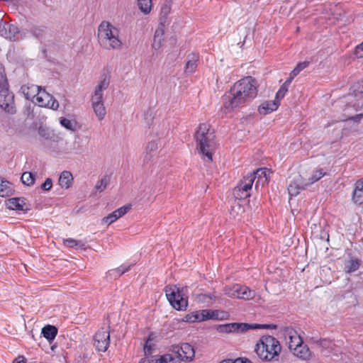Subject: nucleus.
I'll list each match as a JSON object with an SVG mask.
<instances>
[{
    "mask_svg": "<svg viewBox=\"0 0 363 363\" xmlns=\"http://www.w3.org/2000/svg\"><path fill=\"white\" fill-rule=\"evenodd\" d=\"M354 55L358 58L363 57V42L356 46L354 50Z\"/></svg>",
    "mask_w": 363,
    "mask_h": 363,
    "instance_id": "obj_47",
    "label": "nucleus"
},
{
    "mask_svg": "<svg viewBox=\"0 0 363 363\" xmlns=\"http://www.w3.org/2000/svg\"><path fill=\"white\" fill-rule=\"evenodd\" d=\"M154 339H155L154 333H150L148 335V337H147V339L145 340L144 347H143V350H144V352L145 354H151L152 353V352L154 351L155 346V344L152 343V341L154 340Z\"/></svg>",
    "mask_w": 363,
    "mask_h": 363,
    "instance_id": "obj_33",
    "label": "nucleus"
},
{
    "mask_svg": "<svg viewBox=\"0 0 363 363\" xmlns=\"http://www.w3.org/2000/svg\"><path fill=\"white\" fill-rule=\"evenodd\" d=\"M42 334L48 341H52L57 335V328L55 326L47 325L43 328Z\"/></svg>",
    "mask_w": 363,
    "mask_h": 363,
    "instance_id": "obj_26",
    "label": "nucleus"
},
{
    "mask_svg": "<svg viewBox=\"0 0 363 363\" xmlns=\"http://www.w3.org/2000/svg\"><path fill=\"white\" fill-rule=\"evenodd\" d=\"M155 359L152 358V356L150 357H144L141 359L139 363H155Z\"/></svg>",
    "mask_w": 363,
    "mask_h": 363,
    "instance_id": "obj_50",
    "label": "nucleus"
},
{
    "mask_svg": "<svg viewBox=\"0 0 363 363\" xmlns=\"http://www.w3.org/2000/svg\"><path fill=\"white\" fill-rule=\"evenodd\" d=\"M138 6L140 11L145 15L149 14L152 11V0H137Z\"/></svg>",
    "mask_w": 363,
    "mask_h": 363,
    "instance_id": "obj_34",
    "label": "nucleus"
},
{
    "mask_svg": "<svg viewBox=\"0 0 363 363\" xmlns=\"http://www.w3.org/2000/svg\"><path fill=\"white\" fill-rule=\"evenodd\" d=\"M11 192V184L7 181L0 180V196H9Z\"/></svg>",
    "mask_w": 363,
    "mask_h": 363,
    "instance_id": "obj_36",
    "label": "nucleus"
},
{
    "mask_svg": "<svg viewBox=\"0 0 363 363\" xmlns=\"http://www.w3.org/2000/svg\"><path fill=\"white\" fill-rule=\"evenodd\" d=\"M288 89L289 87L282 84L276 94V99L279 101L280 99H283L287 92Z\"/></svg>",
    "mask_w": 363,
    "mask_h": 363,
    "instance_id": "obj_44",
    "label": "nucleus"
},
{
    "mask_svg": "<svg viewBox=\"0 0 363 363\" xmlns=\"http://www.w3.org/2000/svg\"><path fill=\"white\" fill-rule=\"evenodd\" d=\"M236 332H245L250 329H262V328H275L276 326L274 325L267 324H249V323H236Z\"/></svg>",
    "mask_w": 363,
    "mask_h": 363,
    "instance_id": "obj_22",
    "label": "nucleus"
},
{
    "mask_svg": "<svg viewBox=\"0 0 363 363\" xmlns=\"http://www.w3.org/2000/svg\"><path fill=\"white\" fill-rule=\"evenodd\" d=\"M9 209L26 213L30 210L29 206L26 203V199L23 197L11 198L6 201Z\"/></svg>",
    "mask_w": 363,
    "mask_h": 363,
    "instance_id": "obj_13",
    "label": "nucleus"
},
{
    "mask_svg": "<svg viewBox=\"0 0 363 363\" xmlns=\"http://www.w3.org/2000/svg\"><path fill=\"white\" fill-rule=\"evenodd\" d=\"M279 106V102L276 99L274 101L263 102L258 108V111L262 115H267L276 111Z\"/></svg>",
    "mask_w": 363,
    "mask_h": 363,
    "instance_id": "obj_21",
    "label": "nucleus"
},
{
    "mask_svg": "<svg viewBox=\"0 0 363 363\" xmlns=\"http://www.w3.org/2000/svg\"><path fill=\"white\" fill-rule=\"evenodd\" d=\"M14 96L9 90L6 75L1 74L0 79V107L9 113H14Z\"/></svg>",
    "mask_w": 363,
    "mask_h": 363,
    "instance_id": "obj_6",
    "label": "nucleus"
},
{
    "mask_svg": "<svg viewBox=\"0 0 363 363\" xmlns=\"http://www.w3.org/2000/svg\"><path fill=\"white\" fill-rule=\"evenodd\" d=\"M255 352L262 361H277L281 352L279 341L272 335H264L255 345Z\"/></svg>",
    "mask_w": 363,
    "mask_h": 363,
    "instance_id": "obj_4",
    "label": "nucleus"
},
{
    "mask_svg": "<svg viewBox=\"0 0 363 363\" xmlns=\"http://www.w3.org/2000/svg\"><path fill=\"white\" fill-rule=\"evenodd\" d=\"M110 345V334L107 329L99 330L94 336V346L98 352H105Z\"/></svg>",
    "mask_w": 363,
    "mask_h": 363,
    "instance_id": "obj_10",
    "label": "nucleus"
},
{
    "mask_svg": "<svg viewBox=\"0 0 363 363\" xmlns=\"http://www.w3.org/2000/svg\"><path fill=\"white\" fill-rule=\"evenodd\" d=\"M40 89V86L35 84H25L21 88V90L26 99L30 100L34 103L38 94Z\"/></svg>",
    "mask_w": 363,
    "mask_h": 363,
    "instance_id": "obj_19",
    "label": "nucleus"
},
{
    "mask_svg": "<svg viewBox=\"0 0 363 363\" xmlns=\"http://www.w3.org/2000/svg\"><path fill=\"white\" fill-rule=\"evenodd\" d=\"M97 35L101 46L106 50H119L123 48L120 29L109 21H103L99 24Z\"/></svg>",
    "mask_w": 363,
    "mask_h": 363,
    "instance_id": "obj_3",
    "label": "nucleus"
},
{
    "mask_svg": "<svg viewBox=\"0 0 363 363\" xmlns=\"http://www.w3.org/2000/svg\"><path fill=\"white\" fill-rule=\"evenodd\" d=\"M306 186H308L307 183L298 184L297 182H292L288 186V191L291 196H296L301 190L305 189Z\"/></svg>",
    "mask_w": 363,
    "mask_h": 363,
    "instance_id": "obj_27",
    "label": "nucleus"
},
{
    "mask_svg": "<svg viewBox=\"0 0 363 363\" xmlns=\"http://www.w3.org/2000/svg\"><path fill=\"white\" fill-rule=\"evenodd\" d=\"M267 172V169L260 168L257 169L255 172L248 174L247 176L253 175L255 176V179H257V181L255 183V188L257 189L259 183H261L262 185L268 183Z\"/></svg>",
    "mask_w": 363,
    "mask_h": 363,
    "instance_id": "obj_24",
    "label": "nucleus"
},
{
    "mask_svg": "<svg viewBox=\"0 0 363 363\" xmlns=\"http://www.w3.org/2000/svg\"><path fill=\"white\" fill-rule=\"evenodd\" d=\"M21 182L26 186H32L35 180V175L30 172H25L21 176Z\"/></svg>",
    "mask_w": 363,
    "mask_h": 363,
    "instance_id": "obj_39",
    "label": "nucleus"
},
{
    "mask_svg": "<svg viewBox=\"0 0 363 363\" xmlns=\"http://www.w3.org/2000/svg\"><path fill=\"white\" fill-rule=\"evenodd\" d=\"M157 148H158V145H157V141L152 140L150 143H148V144L146 147V150L147 152L152 153V152H156Z\"/></svg>",
    "mask_w": 363,
    "mask_h": 363,
    "instance_id": "obj_45",
    "label": "nucleus"
},
{
    "mask_svg": "<svg viewBox=\"0 0 363 363\" xmlns=\"http://www.w3.org/2000/svg\"><path fill=\"white\" fill-rule=\"evenodd\" d=\"M131 204H127L116 209L102 219L103 223H106L107 225L113 223L118 218L126 214L131 209Z\"/></svg>",
    "mask_w": 363,
    "mask_h": 363,
    "instance_id": "obj_15",
    "label": "nucleus"
},
{
    "mask_svg": "<svg viewBox=\"0 0 363 363\" xmlns=\"http://www.w3.org/2000/svg\"><path fill=\"white\" fill-rule=\"evenodd\" d=\"M362 118L363 113H359L351 117L350 119L354 122H359Z\"/></svg>",
    "mask_w": 363,
    "mask_h": 363,
    "instance_id": "obj_52",
    "label": "nucleus"
},
{
    "mask_svg": "<svg viewBox=\"0 0 363 363\" xmlns=\"http://www.w3.org/2000/svg\"><path fill=\"white\" fill-rule=\"evenodd\" d=\"M107 184L108 182L106 178H102L96 185V189L99 191H103L106 189Z\"/></svg>",
    "mask_w": 363,
    "mask_h": 363,
    "instance_id": "obj_46",
    "label": "nucleus"
},
{
    "mask_svg": "<svg viewBox=\"0 0 363 363\" xmlns=\"http://www.w3.org/2000/svg\"><path fill=\"white\" fill-rule=\"evenodd\" d=\"M325 175V172L323 171V169H318L314 171L312 173L311 177L308 179L309 182H307L308 186L318 182L322 177H323Z\"/></svg>",
    "mask_w": 363,
    "mask_h": 363,
    "instance_id": "obj_40",
    "label": "nucleus"
},
{
    "mask_svg": "<svg viewBox=\"0 0 363 363\" xmlns=\"http://www.w3.org/2000/svg\"><path fill=\"white\" fill-rule=\"evenodd\" d=\"M352 200L355 203H363V188H361V185H358V181L356 182L355 189L353 191Z\"/></svg>",
    "mask_w": 363,
    "mask_h": 363,
    "instance_id": "obj_35",
    "label": "nucleus"
},
{
    "mask_svg": "<svg viewBox=\"0 0 363 363\" xmlns=\"http://www.w3.org/2000/svg\"><path fill=\"white\" fill-rule=\"evenodd\" d=\"M188 288L177 285L167 286L164 289L166 296L170 305L177 311L186 310L188 306L186 293Z\"/></svg>",
    "mask_w": 363,
    "mask_h": 363,
    "instance_id": "obj_5",
    "label": "nucleus"
},
{
    "mask_svg": "<svg viewBox=\"0 0 363 363\" xmlns=\"http://www.w3.org/2000/svg\"><path fill=\"white\" fill-rule=\"evenodd\" d=\"M359 267V262L357 259H350L345 265V271L347 273L355 272Z\"/></svg>",
    "mask_w": 363,
    "mask_h": 363,
    "instance_id": "obj_42",
    "label": "nucleus"
},
{
    "mask_svg": "<svg viewBox=\"0 0 363 363\" xmlns=\"http://www.w3.org/2000/svg\"><path fill=\"white\" fill-rule=\"evenodd\" d=\"M60 123L62 126H63L64 128L74 132L77 129V122L74 120H69L66 118H61L60 120Z\"/></svg>",
    "mask_w": 363,
    "mask_h": 363,
    "instance_id": "obj_38",
    "label": "nucleus"
},
{
    "mask_svg": "<svg viewBox=\"0 0 363 363\" xmlns=\"http://www.w3.org/2000/svg\"><path fill=\"white\" fill-rule=\"evenodd\" d=\"M91 104L94 111L99 121L103 120L106 114V111L104 105V102H91Z\"/></svg>",
    "mask_w": 363,
    "mask_h": 363,
    "instance_id": "obj_28",
    "label": "nucleus"
},
{
    "mask_svg": "<svg viewBox=\"0 0 363 363\" xmlns=\"http://www.w3.org/2000/svg\"><path fill=\"white\" fill-rule=\"evenodd\" d=\"M15 363H26V359L23 356H18L14 361Z\"/></svg>",
    "mask_w": 363,
    "mask_h": 363,
    "instance_id": "obj_54",
    "label": "nucleus"
},
{
    "mask_svg": "<svg viewBox=\"0 0 363 363\" xmlns=\"http://www.w3.org/2000/svg\"><path fill=\"white\" fill-rule=\"evenodd\" d=\"M73 176L69 171H63L59 177V185L63 189H69L73 182Z\"/></svg>",
    "mask_w": 363,
    "mask_h": 363,
    "instance_id": "obj_25",
    "label": "nucleus"
},
{
    "mask_svg": "<svg viewBox=\"0 0 363 363\" xmlns=\"http://www.w3.org/2000/svg\"><path fill=\"white\" fill-rule=\"evenodd\" d=\"M255 176H245L237 184L233 190V195L236 200H243L251 196Z\"/></svg>",
    "mask_w": 363,
    "mask_h": 363,
    "instance_id": "obj_7",
    "label": "nucleus"
},
{
    "mask_svg": "<svg viewBox=\"0 0 363 363\" xmlns=\"http://www.w3.org/2000/svg\"><path fill=\"white\" fill-rule=\"evenodd\" d=\"M194 138L199 152L201 155L203 160L211 162L213 160V153L216 147V143L214 131L211 128V125L208 123L200 124L195 133Z\"/></svg>",
    "mask_w": 363,
    "mask_h": 363,
    "instance_id": "obj_2",
    "label": "nucleus"
},
{
    "mask_svg": "<svg viewBox=\"0 0 363 363\" xmlns=\"http://www.w3.org/2000/svg\"><path fill=\"white\" fill-rule=\"evenodd\" d=\"M206 297H208L210 299L216 298V296L214 295H211V294H208V295H206V294H199V299L200 301H203L204 298H206Z\"/></svg>",
    "mask_w": 363,
    "mask_h": 363,
    "instance_id": "obj_51",
    "label": "nucleus"
},
{
    "mask_svg": "<svg viewBox=\"0 0 363 363\" xmlns=\"http://www.w3.org/2000/svg\"><path fill=\"white\" fill-rule=\"evenodd\" d=\"M358 185H361V188H363V180H359Z\"/></svg>",
    "mask_w": 363,
    "mask_h": 363,
    "instance_id": "obj_59",
    "label": "nucleus"
},
{
    "mask_svg": "<svg viewBox=\"0 0 363 363\" xmlns=\"http://www.w3.org/2000/svg\"><path fill=\"white\" fill-rule=\"evenodd\" d=\"M130 267H131L130 264H123L120 267H118L116 269L109 270L108 274L110 276L113 277L114 278H116V277L121 276L126 272L129 271V269H130Z\"/></svg>",
    "mask_w": 363,
    "mask_h": 363,
    "instance_id": "obj_32",
    "label": "nucleus"
},
{
    "mask_svg": "<svg viewBox=\"0 0 363 363\" xmlns=\"http://www.w3.org/2000/svg\"><path fill=\"white\" fill-rule=\"evenodd\" d=\"M213 317L212 315L206 310H203L201 312L196 311L186 314L182 320L186 323L201 322Z\"/></svg>",
    "mask_w": 363,
    "mask_h": 363,
    "instance_id": "obj_16",
    "label": "nucleus"
},
{
    "mask_svg": "<svg viewBox=\"0 0 363 363\" xmlns=\"http://www.w3.org/2000/svg\"><path fill=\"white\" fill-rule=\"evenodd\" d=\"M198 61L199 55L197 54L192 53L191 55H189L187 57V62L184 67V72L186 74L194 73L197 68Z\"/></svg>",
    "mask_w": 363,
    "mask_h": 363,
    "instance_id": "obj_23",
    "label": "nucleus"
},
{
    "mask_svg": "<svg viewBox=\"0 0 363 363\" xmlns=\"http://www.w3.org/2000/svg\"><path fill=\"white\" fill-rule=\"evenodd\" d=\"M309 65V62L304 61L299 62L296 67L291 72L292 77H296L303 69Z\"/></svg>",
    "mask_w": 363,
    "mask_h": 363,
    "instance_id": "obj_43",
    "label": "nucleus"
},
{
    "mask_svg": "<svg viewBox=\"0 0 363 363\" xmlns=\"http://www.w3.org/2000/svg\"><path fill=\"white\" fill-rule=\"evenodd\" d=\"M52 179L50 178H48L45 179V182L41 185V188L43 190L48 191L52 188Z\"/></svg>",
    "mask_w": 363,
    "mask_h": 363,
    "instance_id": "obj_48",
    "label": "nucleus"
},
{
    "mask_svg": "<svg viewBox=\"0 0 363 363\" xmlns=\"http://www.w3.org/2000/svg\"><path fill=\"white\" fill-rule=\"evenodd\" d=\"M291 351L296 357L303 360H308L311 357V352L308 347L303 342L293 348Z\"/></svg>",
    "mask_w": 363,
    "mask_h": 363,
    "instance_id": "obj_20",
    "label": "nucleus"
},
{
    "mask_svg": "<svg viewBox=\"0 0 363 363\" xmlns=\"http://www.w3.org/2000/svg\"><path fill=\"white\" fill-rule=\"evenodd\" d=\"M351 94L357 99H363V81L357 82L350 88Z\"/></svg>",
    "mask_w": 363,
    "mask_h": 363,
    "instance_id": "obj_29",
    "label": "nucleus"
},
{
    "mask_svg": "<svg viewBox=\"0 0 363 363\" xmlns=\"http://www.w3.org/2000/svg\"><path fill=\"white\" fill-rule=\"evenodd\" d=\"M168 12H169L168 9L165 8V9H162L161 13L162 14L164 13V16H167L168 14Z\"/></svg>",
    "mask_w": 363,
    "mask_h": 363,
    "instance_id": "obj_56",
    "label": "nucleus"
},
{
    "mask_svg": "<svg viewBox=\"0 0 363 363\" xmlns=\"http://www.w3.org/2000/svg\"><path fill=\"white\" fill-rule=\"evenodd\" d=\"M164 24L163 22H160L159 26L156 29L154 37L153 42L152 44V48L158 50H160L164 45Z\"/></svg>",
    "mask_w": 363,
    "mask_h": 363,
    "instance_id": "obj_17",
    "label": "nucleus"
},
{
    "mask_svg": "<svg viewBox=\"0 0 363 363\" xmlns=\"http://www.w3.org/2000/svg\"><path fill=\"white\" fill-rule=\"evenodd\" d=\"M220 363H233V362H231V360H230V359H227V360H223Z\"/></svg>",
    "mask_w": 363,
    "mask_h": 363,
    "instance_id": "obj_58",
    "label": "nucleus"
},
{
    "mask_svg": "<svg viewBox=\"0 0 363 363\" xmlns=\"http://www.w3.org/2000/svg\"><path fill=\"white\" fill-rule=\"evenodd\" d=\"M244 212L245 209L242 205L240 203V201L236 200V199H235L234 203H233L230 211V215L235 218L239 216H241Z\"/></svg>",
    "mask_w": 363,
    "mask_h": 363,
    "instance_id": "obj_31",
    "label": "nucleus"
},
{
    "mask_svg": "<svg viewBox=\"0 0 363 363\" xmlns=\"http://www.w3.org/2000/svg\"><path fill=\"white\" fill-rule=\"evenodd\" d=\"M155 359V363H179L177 357H173L172 354H165L161 356H152Z\"/></svg>",
    "mask_w": 363,
    "mask_h": 363,
    "instance_id": "obj_30",
    "label": "nucleus"
},
{
    "mask_svg": "<svg viewBox=\"0 0 363 363\" xmlns=\"http://www.w3.org/2000/svg\"><path fill=\"white\" fill-rule=\"evenodd\" d=\"M34 103L40 107L49 108L52 110H57L59 107L58 101L41 87Z\"/></svg>",
    "mask_w": 363,
    "mask_h": 363,
    "instance_id": "obj_9",
    "label": "nucleus"
},
{
    "mask_svg": "<svg viewBox=\"0 0 363 363\" xmlns=\"http://www.w3.org/2000/svg\"><path fill=\"white\" fill-rule=\"evenodd\" d=\"M109 84L110 79L107 76L99 81L91 96V102H103V92L108 88Z\"/></svg>",
    "mask_w": 363,
    "mask_h": 363,
    "instance_id": "obj_14",
    "label": "nucleus"
},
{
    "mask_svg": "<svg viewBox=\"0 0 363 363\" xmlns=\"http://www.w3.org/2000/svg\"><path fill=\"white\" fill-rule=\"evenodd\" d=\"M284 335L290 350L303 342L301 335L293 328H286L284 331Z\"/></svg>",
    "mask_w": 363,
    "mask_h": 363,
    "instance_id": "obj_12",
    "label": "nucleus"
},
{
    "mask_svg": "<svg viewBox=\"0 0 363 363\" xmlns=\"http://www.w3.org/2000/svg\"><path fill=\"white\" fill-rule=\"evenodd\" d=\"M170 350L177 354L179 362L182 360H192L195 354L193 347L189 343L172 345Z\"/></svg>",
    "mask_w": 363,
    "mask_h": 363,
    "instance_id": "obj_11",
    "label": "nucleus"
},
{
    "mask_svg": "<svg viewBox=\"0 0 363 363\" xmlns=\"http://www.w3.org/2000/svg\"><path fill=\"white\" fill-rule=\"evenodd\" d=\"M63 243L66 247L69 248L76 247L84 249L85 246L84 243L82 241L77 240L73 238L64 239Z\"/></svg>",
    "mask_w": 363,
    "mask_h": 363,
    "instance_id": "obj_37",
    "label": "nucleus"
},
{
    "mask_svg": "<svg viewBox=\"0 0 363 363\" xmlns=\"http://www.w3.org/2000/svg\"><path fill=\"white\" fill-rule=\"evenodd\" d=\"M224 294L233 298L252 299L255 296V291L247 286L234 284L232 286H225Z\"/></svg>",
    "mask_w": 363,
    "mask_h": 363,
    "instance_id": "obj_8",
    "label": "nucleus"
},
{
    "mask_svg": "<svg viewBox=\"0 0 363 363\" xmlns=\"http://www.w3.org/2000/svg\"><path fill=\"white\" fill-rule=\"evenodd\" d=\"M236 323L220 325L218 328V330L220 333H235L236 332Z\"/></svg>",
    "mask_w": 363,
    "mask_h": 363,
    "instance_id": "obj_41",
    "label": "nucleus"
},
{
    "mask_svg": "<svg viewBox=\"0 0 363 363\" xmlns=\"http://www.w3.org/2000/svg\"><path fill=\"white\" fill-rule=\"evenodd\" d=\"M43 33H44V30L40 28L34 27L32 29V33L37 38L41 37L43 35Z\"/></svg>",
    "mask_w": 363,
    "mask_h": 363,
    "instance_id": "obj_49",
    "label": "nucleus"
},
{
    "mask_svg": "<svg viewBox=\"0 0 363 363\" xmlns=\"http://www.w3.org/2000/svg\"><path fill=\"white\" fill-rule=\"evenodd\" d=\"M233 363H252L248 359L238 358L236 359Z\"/></svg>",
    "mask_w": 363,
    "mask_h": 363,
    "instance_id": "obj_53",
    "label": "nucleus"
},
{
    "mask_svg": "<svg viewBox=\"0 0 363 363\" xmlns=\"http://www.w3.org/2000/svg\"><path fill=\"white\" fill-rule=\"evenodd\" d=\"M327 342H328L327 340H320V345H323V346L325 345Z\"/></svg>",
    "mask_w": 363,
    "mask_h": 363,
    "instance_id": "obj_57",
    "label": "nucleus"
},
{
    "mask_svg": "<svg viewBox=\"0 0 363 363\" xmlns=\"http://www.w3.org/2000/svg\"><path fill=\"white\" fill-rule=\"evenodd\" d=\"M294 77H292V76H291V73H290V77H289V78L287 80H286V82H285L283 84H284V85H286L287 87H289V85L291 84V82L293 81V79H294Z\"/></svg>",
    "mask_w": 363,
    "mask_h": 363,
    "instance_id": "obj_55",
    "label": "nucleus"
},
{
    "mask_svg": "<svg viewBox=\"0 0 363 363\" xmlns=\"http://www.w3.org/2000/svg\"><path fill=\"white\" fill-rule=\"evenodd\" d=\"M18 33V28L9 23H0V35L10 40H15L16 35Z\"/></svg>",
    "mask_w": 363,
    "mask_h": 363,
    "instance_id": "obj_18",
    "label": "nucleus"
},
{
    "mask_svg": "<svg viewBox=\"0 0 363 363\" xmlns=\"http://www.w3.org/2000/svg\"><path fill=\"white\" fill-rule=\"evenodd\" d=\"M256 80L246 77L235 82L225 94L224 107L228 111L244 106L255 99L257 94Z\"/></svg>",
    "mask_w": 363,
    "mask_h": 363,
    "instance_id": "obj_1",
    "label": "nucleus"
}]
</instances>
